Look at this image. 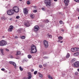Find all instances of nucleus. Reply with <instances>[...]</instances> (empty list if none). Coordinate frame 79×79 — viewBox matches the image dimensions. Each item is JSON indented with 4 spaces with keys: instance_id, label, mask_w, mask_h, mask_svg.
Wrapping results in <instances>:
<instances>
[{
    "instance_id": "nucleus-1",
    "label": "nucleus",
    "mask_w": 79,
    "mask_h": 79,
    "mask_svg": "<svg viewBox=\"0 0 79 79\" xmlns=\"http://www.w3.org/2000/svg\"><path fill=\"white\" fill-rule=\"evenodd\" d=\"M31 53H35L37 52V49L36 47L34 45H32L31 46Z\"/></svg>"
},
{
    "instance_id": "nucleus-2",
    "label": "nucleus",
    "mask_w": 79,
    "mask_h": 79,
    "mask_svg": "<svg viewBox=\"0 0 79 79\" xmlns=\"http://www.w3.org/2000/svg\"><path fill=\"white\" fill-rule=\"evenodd\" d=\"M44 3L46 4V6L47 7L51 6V0H44Z\"/></svg>"
},
{
    "instance_id": "nucleus-3",
    "label": "nucleus",
    "mask_w": 79,
    "mask_h": 79,
    "mask_svg": "<svg viewBox=\"0 0 79 79\" xmlns=\"http://www.w3.org/2000/svg\"><path fill=\"white\" fill-rule=\"evenodd\" d=\"M13 10L14 12L17 13L19 11V8L17 6H14L13 8Z\"/></svg>"
},
{
    "instance_id": "nucleus-4",
    "label": "nucleus",
    "mask_w": 79,
    "mask_h": 79,
    "mask_svg": "<svg viewBox=\"0 0 79 79\" xmlns=\"http://www.w3.org/2000/svg\"><path fill=\"white\" fill-rule=\"evenodd\" d=\"M7 14L9 16H11L14 14L13 10L12 9H9L7 11Z\"/></svg>"
},
{
    "instance_id": "nucleus-5",
    "label": "nucleus",
    "mask_w": 79,
    "mask_h": 79,
    "mask_svg": "<svg viewBox=\"0 0 79 79\" xmlns=\"http://www.w3.org/2000/svg\"><path fill=\"white\" fill-rule=\"evenodd\" d=\"M6 44V41L5 40H1L0 41V46H5Z\"/></svg>"
},
{
    "instance_id": "nucleus-6",
    "label": "nucleus",
    "mask_w": 79,
    "mask_h": 79,
    "mask_svg": "<svg viewBox=\"0 0 79 79\" xmlns=\"http://www.w3.org/2000/svg\"><path fill=\"white\" fill-rule=\"evenodd\" d=\"M44 45L45 47L47 48L48 47V43L47 40H44Z\"/></svg>"
},
{
    "instance_id": "nucleus-7",
    "label": "nucleus",
    "mask_w": 79,
    "mask_h": 79,
    "mask_svg": "<svg viewBox=\"0 0 79 79\" xmlns=\"http://www.w3.org/2000/svg\"><path fill=\"white\" fill-rule=\"evenodd\" d=\"M74 67L75 68H79V62L77 61L73 63Z\"/></svg>"
},
{
    "instance_id": "nucleus-8",
    "label": "nucleus",
    "mask_w": 79,
    "mask_h": 79,
    "mask_svg": "<svg viewBox=\"0 0 79 79\" xmlns=\"http://www.w3.org/2000/svg\"><path fill=\"white\" fill-rule=\"evenodd\" d=\"M40 29V27L38 26H35L34 27V31H38Z\"/></svg>"
},
{
    "instance_id": "nucleus-9",
    "label": "nucleus",
    "mask_w": 79,
    "mask_h": 79,
    "mask_svg": "<svg viewBox=\"0 0 79 79\" xmlns=\"http://www.w3.org/2000/svg\"><path fill=\"white\" fill-rule=\"evenodd\" d=\"M21 54V52L19 51L17 52V54L16 55L17 56V57L15 58L16 59H17V60H19V59H20V57H18V55H19Z\"/></svg>"
},
{
    "instance_id": "nucleus-10",
    "label": "nucleus",
    "mask_w": 79,
    "mask_h": 79,
    "mask_svg": "<svg viewBox=\"0 0 79 79\" xmlns=\"http://www.w3.org/2000/svg\"><path fill=\"white\" fill-rule=\"evenodd\" d=\"M28 77L27 78V79H31L32 78V75L30 72L28 73Z\"/></svg>"
},
{
    "instance_id": "nucleus-11",
    "label": "nucleus",
    "mask_w": 79,
    "mask_h": 79,
    "mask_svg": "<svg viewBox=\"0 0 79 79\" xmlns=\"http://www.w3.org/2000/svg\"><path fill=\"white\" fill-rule=\"evenodd\" d=\"M69 2V0H65L64 1V2L65 4V6H68Z\"/></svg>"
},
{
    "instance_id": "nucleus-12",
    "label": "nucleus",
    "mask_w": 79,
    "mask_h": 79,
    "mask_svg": "<svg viewBox=\"0 0 79 79\" xmlns=\"http://www.w3.org/2000/svg\"><path fill=\"white\" fill-rule=\"evenodd\" d=\"M23 13L25 15H27L28 11H27V9L25 8L23 9Z\"/></svg>"
},
{
    "instance_id": "nucleus-13",
    "label": "nucleus",
    "mask_w": 79,
    "mask_h": 79,
    "mask_svg": "<svg viewBox=\"0 0 79 79\" xmlns=\"http://www.w3.org/2000/svg\"><path fill=\"white\" fill-rule=\"evenodd\" d=\"M9 63H10V64H13V66H14L15 68H16V64L15 62L12 61H10L9 62Z\"/></svg>"
},
{
    "instance_id": "nucleus-14",
    "label": "nucleus",
    "mask_w": 79,
    "mask_h": 79,
    "mask_svg": "<svg viewBox=\"0 0 79 79\" xmlns=\"http://www.w3.org/2000/svg\"><path fill=\"white\" fill-rule=\"evenodd\" d=\"M69 56H70L69 54V53H68L66 55V57L64 58V59L63 60L65 61V60H66L65 58H66L67 59H68V58L69 57Z\"/></svg>"
},
{
    "instance_id": "nucleus-15",
    "label": "nucleus",
    "mask_w": 79,
    "mask_h": 79,
    "mask_svg": "<svg viewBox=\"0 0 79 79\" xmlns=\"http://www.w3.org/2000/svg\"><path fill=\"white\" fill-rule=\"evenodd\" d=\"M79 52H77L75 53L73 55L74 56H78L79 55Z\"/></svg>"
},
{
    "instance_id": "nucleus-16",
    "label": "nucleus",
    "mask_w": 79,
    "mask_h": 79,
    "mask_svg": "<svg viewBox=\"0 0 79 79\" xmlns=\"http://www.w3.org/2000/svg\"><path fill=\"white\" fill-rule=\"evenodd\" d=\"M1 52L2 53V55H4V52H3V49H1Z\"/></svg>"
},
{
    "instance_id": "nucleus-17",
    "label": "nucleus",
    "mask_w": 79,
    "mask_h": 79,
    "mask_svg": "<svg viewBox=\"0 0 79 79\" xmlns=\"http://www.w3.org/2000/svg\"><path fill=\"white\" fill-rule=\"evenodd\" d=\"M24 25L25 26H26L27 27H29V24L28 22L27 23H25Z\"/></svg>"
},
{
    "instance_id": "nucleus-18",
    "label": "nucleus",
    "mask_w": 79,
    "mask_h": 79,
    "mask_svg": "<svg viewBox=\"0 0 79 79\" xmlns=\"http://www.w3.org/2000/svg\"><path fill=\"white\" fill-rule=\"evenodd\" d=\"M63 38L62 36H60L58 37V39H59V40H63Z\"/></svg>"
},
{
    "instance_id": "nucleus-19",
    "label": "nucleus",
    "mask_w": 79,
    "mask_h": 79,
    "mask_svg": "<svg viewBox=\"0 0 79 79\" xmlns=\"http://www.w3.org/2000/svg\"><path fill=\"white\" fill-rule=\"evenodd\" d=\"M74 50H75V52H77V51H79V48H74Z\"/></svg>"
},
{
    "instance_id": "nucleus-20",
    "label": "nucleus",
    "mask_w": 79,
    "mask_h": 79,
    "mask_svg": "<svg viewBox=\"0 0 79 79\" xmlns=\"http://www.w3.org/2000/svg\"><path fill=\"white\" fill-rule=\"evenodd\" d=\"M75 61H76V59L75 58H73L72 60H71V63H74Z\"/></svg>"
},
{
    "instance_id": "nucleus-21",
    "label": "nucleus",
    "mask_w": 79,
    "mask_h": 79,
    "mask_svg": "<svg viewBox=\"0 0 79 79\" xmlns=\"http://www.w3.org/2000/svg\"><path fill=\"white\" fill-rule=\"evenodd\" d=\"M48 77L49 79H53V77L51 76H50V75H49L48 76Z\"/></svg>"
},
{
    "instance_id": "nucleus-22",
    "label": "nucleus",
    "mask_w": 79,
    "mask_h": 79,
    "mask_svg": "<svg viewBox=\"0 0 79 79\" xmlns=\"http://www.w3.org/2000/svg\"><path fill=\"white\" fill-rule=\"evenodd\" d=\"M30 17L31 18H34V14H31L30 15Z\"/></svg>"
},
{
    "instance_id": "nucleus-23",
    "label": "nucleus",
    "mask_w": 79,
    "mask_h": 79,
    "mask_svg": "<svg viewBox=\"0 0 79 79\" xmlns=\"http://www.w3.org/2000/svg\"><path fill=\"white\" fill-rule=\"evenodd\" d=\"M43 55H47L48 54L47 52L46 51L43 52Z\"/></svg>"
},
{
    "instance_id": "nucleus-24",
    "label": "nucleus",
    "mask_w": 79,
    "mask_h": 79,
    "mask_svg": "<svg viewBox=\"0 0 79 79\" xmlns=\"http://www.w3.org/2000/svg\"><path fill=\"white\" fill-rule=\"evenodd\" d=\"M47 36L48 37H49V38H52V35H49V34H48Z\"/></svg>"
},
{
    "instance_id": "nucleus-25",
    "label": "nucleus",
    "mask_w": 79,
    "mask_h": 79,
    "mask_svg": "<svg viewBox=\"0 0 79 79\" xmlns=\"http://www.w3.org/2000/svg\"><path fill=\"white\" fill-rule=\"evenodd\" d=\"M71 51L73 52H75V51L74 50V48H72L71 49Z\"/></svg>"
},
{
    "instance_id": "nucleus-26",
    "label": "nucleus",
    "mask_w": 79,
    "mask_h": 79,
    "mask_svg": "<svg viewBox=\"0 0 79 79\" xmlns=\"http://www.w3.org/2000/svg\"><path fill=\"white\" fill-rule=\"evenodd\" d=\"M1 19L2 20H5V17H2L1 18Z\"/></svg>"
},
{
    "instance_id": "nucleus-27",
    "label": "nucleus",
    "mask_w": 79,
    "mask_h": 79,
    "mask_svg": "<svg viewBox=\"0 0 79 79\" xmlns=\"http://www.w3.org/2000/svg\"><path fill=\"white\" fill-rule=\"evenodd\" d=\"M21 39H24L25 38H26V37L24 36H23L20 37Z\"/></svg>"
},
{
    "instance_id": "nucleus-28",
    "label": "nucleus",
    "mask_w": 79,
    "mask_h": 79,
    "mask_svg": "<svg viewBox=\"0 0 79 79\" xmlns=\"http://www.w3.org/2000/svg\"><path fill=\"white\" fill-rule=\"evenodd\" d=\"M45 22V23H48L49 22V20H48L47 19L46 20H44Z\"/></svg>"
},
{
    "instance_id": "nucleus-29",
    "label": "nucleus",
    "mask_w": 79,
    "mask_h": 79,
    "mask_svg": "<svg viewBox=\"0 0 79 79\" xmlns=\"http://www.w3.org/2000/svg\"><path fill=\"white\" fill-rule=\"evenodd\" d=\"M13 31V30L11 28H9L8 29V31L9 32H11V31Z\"/></svg>"
},
{
    "instance_id": "nucleus-30",
    "label": "nucleus",
    "mask_w": 79,
    "mask_h": 79,
    "mask_svg": "<svg viewBox=\"0 0 79 79\" xmlns=\"http://www.w3.org/2000/svg\"><path fill=\"white\" fill-rule=\"evenodd\" d=\"M32 57V56H31V55H28V58H31Z\"/></svg>"
},
{
    "instance_id": "nucleus-31",
    "label": "nucleus",
    "mask_w": 79,
    "mask_h": 79,
    "mask_svg": "<svg viewBox=\"0 0 79 79\" xmlns=\"http://www.w3.org/2000/svg\"><path fill=\"white\" fill-rule=\"evenodd\" d=\"M19 69L20 71H22L23 70V68H21V66H20L19 67Z\"/></svg>"
},
{
    "instance_id": "nucleus-32",
    "label": "nucleus",
    "mask_w": 79,
    "mask_h": 79,
    "mask_svg": "<svg viewBox=\"0 0 79 79\" xmlns=\"http://www.w3.org/2000/svg\"><path fill=\"white\" fill-rule=\"evenodd\" d=\"M10 28L11 29H13V26L12 25H11L10 26Z\"/></svg>"
},
{
    "instance_id": "nucleus-33",
    "label": "nucleus",
    "mask_w": 79,
    "mask_h": 79,
    "mask_svg": "<svg viewBox=\"0 0 79 79\" xmlns=\"http://www.w3.org/2000/svg\"><path fill=\"white\" fill-rule=\"evenodd\" d=\"M37 71H35L34 72V74L35 75H36V74H37Z\"/></svg>"
},
{
    "instance_id": "nucleus-34",
    "label": "nucleus",
    "mask_w": 79,
    "mask_h": 79,
    "mask_svg": "<svg viewBox=\"0 0 79 79\" xmlns=\"http://www.w3.org/2000/svg\"><path fill=\"white\" fill-rule=\"evenodd\" d=\"M39 76L40 77H43V75L42 74H40L39 75Z\"/></svg>"
},
{
    "instance_id": "nucleus-35",
    "label": "nucleus",
    "mask_w": 79,
    "mask_h": 79,
    "mask_svg": "<svg viewBox=\"0 0 79 79\" xmlns=\"http://www.w3.org/2000/svg\"><path fill=\"white\" fill-rule=\"evenodd\" d=\"M20 18V17H19V15L17 16L16 17V19H19V18Z\"/></svg>"
},
{
    "instance_id": "nucleus-36",
    "label": "nucleus",
    "mask_w": 79,
    "mask_h": 79,
    "mask_svg": "<svg viewBox=\"0 0 79 79\" xmlns=\"http://www.w3.org/2000/svg\"><path fill=\"white\" fill-rule=\"evenodd\" d=\"M74 1L76 2H78V3H79V0H74Z\"/></svg>"
},
{
    "instance_id": "nucleus-37",
    "label": "nucleus",
    "mask_w": 79,
    "mask_h": 79,
    "mask_svg": "<svg viewBox=\"0 0 79 79\" xmlns=\"http://www.w3.org/2000/svg\"><path fill=\"white\" fill-rule=\"evenodd\" d=\"M27 5H29L30 4V2L29 1L27 2Z\"/></svg>"
},
{
    "instance_id": "nucleus-38",
    "label": "nucleus",
    "mask_w": 79,
    "mask_h": 79,
    "mask_svg": "<svg viewBox=\"0 0 79 79\" xmlns=\"http://www.w3.org/2000/svg\"><path fill=\"white\" fill-rule=\"evenodd\" d=\"M59 23H60V24H63V21H60Z\"/></svg>"
},
{
    "instance_id": "nucleus-39",
    "label": "nucleus",
    "mask_w": 79,
    "mask_h": 79,
    "mask_svg": "<svg viewBox=\"0 0 79 79\" xmlns=\"http://www.w3.org/2000/svg\"><path fill=\"white\" fill-rule=\"evenodd\" d=\"M42 65H39V68H42Z\"/></svg>"
},
{
    "instance_id": "nucleus-40",
    "label": "nucleus",
    "mask_w": 79,
    "mask_h": 79,
    "mask_svg": "<svg viewBox=\"0 0 79 79\" xmlns=\"http://www.w3.org/2000/svg\"><path fill=\"white\" fill-rule=\"evenodd\" d=\"M33 12H34V13H36L37 12V10H35L33 11Z\"/></svg>"
},
{
    "instance_id": "nucleus-41",
    "label": "nucleus",
    "mask_w": 79,
    "mask_h": 79,
    "mask_svg": "<svg viewBox=\"0 0 79 79\" xmlns=\"http://www.w3.org/2000/svg\"><path fill=\"white\" fill-rule=\"evenodd\" d=\"M1 70L2 71H5V69L4 68H2L1 69Z\"/></svg>"
},
{
    "instance_id": "nucleus-42",
    "label": "nucleus",
    "mask_w": 79,
    "mask_h": 79,
    "mask_svg": "<svg viewBox=\"0 0 79 79\" xmlns=\"http://www.w3.org/2000/svg\"><path fill=\"white\" fill-rule=\"evenodd\" d=\"M76 28H78V27H79V25H76Z\"/></svg>"
},
{
    "instance_id": "nucleus-43",
    "label": "nucleus",
    "mask_w": 79,
    "mask_h": 79,
    "mask_svg": "<svg viewBox=\"0 0 79 79\" xmlns=\"http://www.w3.org/2000/svg\"><path fill=\"white\" fill-rule=\"evenodd\" d=\"M78 74V72H76L75 73V75H77Z\"/></svg>"
},
{
    "instance_id": "nucleus-44",
    "label": "nucleus",
    "mask_w": 79,
    "mask_h": 79,
    "mask_svg": "<svg viewBox=\"0 0 79 79\" xmlns=\"http://www.w3.org/2000/svg\"><path fill=\"white\" fill-rule=\"evenodd\" d=\"M44 58H45V59H47V58H48V57L45 56V57H44Z\"/></svg>"
},
{
    "instance_id": "nucleus-45",
    "label": "nucleus",
    "mask_w": 79,
    "mask_h": 79,
    "mask_svg": "<svg viewBox=\"0 0 79 79\" xmlns=\"http://www.w3.org/2000/svg\"><path fill=\"white\" fill-rule=\"evenodd\" d=\"M15 39H18V37L16 36L15 37Z\"/></svg>"
},
{
    "instance_id": "nucleus-46",
    "label": "nucleus",
    "mask_w": 79,
    "mask_h": 79,
    "mask_svg": "<svg viewBox=\"0 0 79 79\" xmlns=\"http://www.w3.org/2000/svg\"><path fill=\"white\" fill-rule=\"evenodd\" d=\"M6 51H7V52H8V51H9V50L8 49H6Z\"/></svg>"
},
{
    "instance_id": "nucleus-47",
    "label": "nucleus",
    "mask_w": 79,
    "mask_h": 79,
    "mask_svg": "<svg viewBox=\"0 0 79 79\" xmlns=\"http://www.w3.org/2000/svg\"><path fill=\"white\" fill-rule=\"evenodd\" d=\"M44 66H47V65L46 64H44Z\"/></svg>"
},
{
    "instance_id": "nucleus-48",
    "label": "nucleus",
    "mask_w": 79,
    "mask_h": 79,
    "mask_svg": "<svg viewBox=\"0 0 79 79\" xmlns=\"http://www.w3.org/2000/svg\"><path fill=\"white\" fill-rule=\"evenodd\" d=\"M63 41H61L60 42V43H63Z\"/></svg>"
},
{
    "instance_id": "nucleus-49",
    "label": "nucleus",
    "mask_w": 79,
    "mask_h": 79,
    "mask_svg": "<svg viewBox=\"0 0 79 79\" xmlns=\"http://www.w3.org/2000/svg\"><path fill=\"white\" fill-rule=\"evenodd\" d=\"M62 31L64 32V29H62Z\"/></svg>"
},
{
    "instance_id": "nucleus-50",
    "label": "nucleus",
    "mask_w": 79,
    "mask_h": 79,
    "mask_svg": "<svg viewBox=\"0 0 79 79\" xmlns=\"http://www.w3.org/2000/svg\"><path fill=\"white\" fill-rule=\"evenodd\" d=\"M54 2H57V0H54Z\"/></svg>"
},
{
    "instance_id": "nucleus-51",
    "label": "nucleus",
    "mask_w": 79,
    "mask_h": 79,
    "mask_svg": "<svg viewBox=\"0 0 79 79\" xmlns=\"http://www.w3.org/2000/svg\"><path fill=\"white\" fill-rule=\"evenodd\" d=\"M23 79H27V78H23Z\"/></svg>"
},
{
    "instance_id": "nucleus-52",
    "label": "nucleus",
    "mask_w": 79,
    "mask_h": 79,
    "mask_svg": "<svg viewBox=\"0 0 79 79\" xmlns=\"http://www.w3.org/2000/svg\"><path fill=\"white\" fill-rule=\"evenodd\" d=\"M10 20L11 21V20H12V18H10Z\"/></svg>"
},
{
    "instance_id": "nucleus-53",
    "label": "nucleus",
    "mask_w": 79,
    "mask_h": 79,
    "mask_svg": "<svg viewBox=\"0 0 79 79\" xmlns=\"http://www.w3.org/2000/svg\"><path fill=\"white\" fill-rule=\"evenodd\" d=\"M77 10L78 11V12H79V9H78Z\"/></svg>"
},
{
    "instance_id": "nucleus-54",
    "label": "nucleus",
    "mask_w": 79,
    "mask_h": 79,
    "mask_svg": "<svg viewBox=\"0 0 79 79\" xmlns=\"http://www.w3.org/2000/svg\"><path fill=\"white\" fill-rule=\"evenodd\" d=\"M77 71H78L79 72V69H77Z\"/></svg>"
},
{
    "instance_id": "nucleus-55",
    "label": "nucleus",
    "mask_w": 79,
    "mask_h": 79,
    "mask_svg": "<svg viewBox=\"0 0 79 79\" xmlns=\"http://www.w3.org/2000/svg\"><path fill=\"white\" fill-rule=\"evenodd\" d=\"M42 10H44V8H42Z\"/></svg>"
},
{
    "instance_id": "nucleus-56",
    "label": "nucleus",
    "mask_w": 79,
    "mask_h": 79,
    "mask_svg": "<svg viewBox=\"0 0 79 79\" xmlns=\"http://www.w3.org/2000/svg\"><path fill=\"white\" fill-rule=\"evenodd\" d=\"M33 72L34 71V69H32L31 70Z\"/></svg>"
},
{
    "instance_id": "nucleus-57",
    "label": "nucleus",
    "mask_w": 79,
    "mask_h": 79,
    "mask_svg": "<svg viewBox=\"0 0 79 79\" xmlns=\"http://www.w3.org/2000/svg\"><path fill=\"white\" fill-rule=\"evenodd\" d=\"M58 42H60V41L58 40Z\"/></svg>"
},
{
    "instance_id": "nucleus-58",
    "label": "nucleus",
    "mask_w": 79,
    "mask_h": 79,
    "mask_svg": "<svg viewBox=\"0 0 79 79\" xmlns=\"http://www.w3.org/2000/svg\"><path fill=\"white\" fill-rule=\"evenodd\" d=\"M60 61H62V60H60Z\"/></svg>"
},
{
    "instance_id": "nucleus-59",
    "label": "nucleus",
    "mask_w": 79,
    "mask_h": 79,
    "mask_svg": "<svg viewBox=\"0 0 79 79\" xmlns=\"http://www.w3.org/2000/svg\"><path fill=\"white\" fill-rule=\"evenodd\" d=\"M78 19H79V16L78 17Z\"/></svg>"
},
{
    "instance_id": "nucleus-60",
    "label": "nucleus",
    "mask_w": 79,
    "mask_h": 79,
    "mask_svg": "<svg viewBox=\"0 0 79 79\" xmlns=\"http://www.w3.org/2000/svg\"><path fill=\"white\" fill-rule=\"evenodd\" d=\"M20 1H22V0H19Z\"/></svg>"
},
{
    "instance_id": "nucleus-61",
    "label": "nucleus",
    "mask_w": 79,
    "mask_h": 79,
    "mask_svg": "<svg viewBox=\"0 0 79 79\" xmlns=\"http://www.w3.org/2000/svg\"><path fill=\"white\" fill-rule=\"evenodd\" d=\"M34 8H36V6H35Z\"/></svg>"
},
{
    "instance_id": "nucleus-62",
    "label": "nucleus",
    "mask_w": 79,
    "mask_h": 79,
    "mask_svg": "<svg viewBox=\"0 0 79 79\" xmlns=\"http://www.w3.org/2000/svg\"><path fill=\"white\" fill-rule=\"evenodd\" d=\"M6 1H8V0H6Z\"/></svg>"
}]
</instances>
